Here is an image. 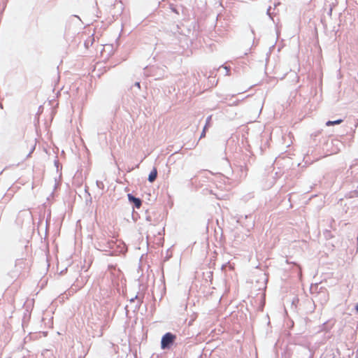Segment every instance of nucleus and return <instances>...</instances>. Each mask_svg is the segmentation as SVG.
I'll use <instances>...</instances> for the list:
<instances>
[{"label": "nucleus", "mask_w": 358, "mask_h": 358, "mask_svg": "<svg viewBox=\"0 0 358 358\" xmlns=\"http://www.w3.org/2000/svg\"><path fill=\"white\" fill-rule=\"evenodd\" d=\"M128 199L130 201L134 203L135 206L137 208H139L141 206L142 203L140 199L136 198L131 194H128Z\"/></svg>", "instance_id": "nucleus-2"}, {"label": "nucleus", "mask_w": 358, "mask_h": 358, "mask_svg": "<svg viewBox=\"0 0 358 358\" xmlns=\"http://www.w3.org/2000/svg\"><path fill=\"white\" fill-rule=\"evenodd\" d=\"M224 69H226V71H227V74H229V71H230V70H229V68H228V67H227V66H224Z\"/></svg>", "instance_id": "nucleus-5"}, {"label": "nucleus", "mask_w": 358, "mask_h": 358, "mask_svg": "<svg viewBox=\"0 0 358 358\" xmlns=\"http://www.w3.org/2000/svg\"><path fill=\"white\" fill-rule=\"evenodd\" d=\"M205 136V130H203V133H202V134H201V137H202V136Z\"/></svg>", "instance_id": "nucleus-7"}, {"label": "nucleus", "mask_w": 358, "mask_h": 358, "mask_svg": "<svg viewBox=\"0 0 358 358\" xmlns=\"http://www.w3.org/2000/svg\"><path fill=\"white\" fill-rule=\"evenodd\" d=\"M176 339V336L171 333H166L163 336L161 341V347L162 349L169 348Z\"/></svg>", "instance_id": "nucleus-1"}, {"label": "nucleus", "mask_w": 358, "mask_h": 358, "mask_svg": "<svg viewBox=\"0 0 358 358\" xmlns=\"http://www.w3.org/2000/svg\"><path fill=\"white\" fill-rule=\"evenodd\" d=\"M355 310L357 312H358V303L355 306Z\"/></svg>", "instance_id": "nucleus-6"}, {"label": "nucleus", "mask_w": 358, "mask_h": 358, "mask_svg": "<svg viewBox=\"0 0 358 358\" xmlns=\"http://www.w3.org/2000/svg\"><path fill=\"white\" fill-rule=\"evenodd\" d=\"M157 170L155 167V168H153V169L151 171V172L149 174V176H148L149 182H153L155 180V179L157 178Z\"/></svg>", "instance_id": "nucleus-3"}, {"label": "nucleus", "mask_w": 358, "mask_h": 358, "mask_svg": "<svg viewBox=\"0 0 358 358\" xmlns=\"http://www.w3.org/2000/svg\"><path fill=\"white\" fill-rule=\"evenodd\" d=\"M342 122H343V120H341V119L337 120L336 121H328V122H327L326 125L327 126H332V125H334V124H339Z\"/></svg>", "instance_id": "nucleus-4"}]
</instances>
